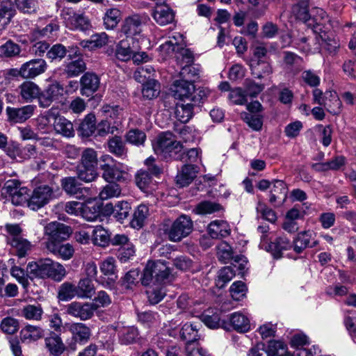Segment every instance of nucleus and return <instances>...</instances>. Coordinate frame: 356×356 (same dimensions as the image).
I'll return each mask as SVG.
<instances>
[{
  "mask_svg": "<svg viewBox=\"0 0 356 356\" xmlns=\"http://www.w3.org/2000/svg\"><path fill=\"white\" fill-rule=\"evenodd\" d=\"M170 268L161 260L147 263L141 277V283L148 286L146 291L150 304L156 305L165 296L163 284L169 279Z\"/></svg>",
  "mask_w": 356,
  "mask_h": 356,
  "instance_id": "f257e3e1",
  "label": "nucleus"
},
{
  "mask_svg": "<svg viewBox=\"0 0 356 356\" xmlns=\"http://www.w3.org/2000/svg\"><path fill=\"white\" fill-rule=\"evenodd\" d=\"M26 271L31 278L49 277L56 282H60L67 274L65 267L61 264L49 258L29 262Z\"/></svg>",
  "mask_w": 356,
  "mask_h": 356,
  "instance_id": "f03ea898",
  "label": "nucleus"
},
{
  "mask_svg": "<svg viewBox=\"0 0 356 356\" xmlns=\"http://www.w3.org/2000/svg\"><path fill=\"white\" fill-rule=\"evenodd\" d=\"M152 147L155 154L166 159L179 152L182 145L171 132L166 131L161 133L155 138Z\"/></svg>",
  "mask_w": 356,
  "mask_h": 356,
  "instance_id": "7ed1b4c3",
  "label": "nucleus"
},
{
  "mask_svg": "<svg viewBox=\"0 0 356 356\" xmlns=\"http://www.w3.org/2000/svg\"><path fill=\"white\" fill-rule=\"evenodd\" d=\"M193 228V222L190 217L181 215L173 221L170 226L165 228L164 232L170 241L179 242L187 237Z\"/></svg>",
  "mask_w": 356,
  "mask_h": 356,
  "instance_id": "20e7f679",
  "label": "nucleus"
},
{
  "mask_svg": "<svg viewBox=\"0 0 356 356\" xmlns=\"http://www.w3.org/2000/svg\"><path fill=\"white\" fill-rule=\"evenodd\" d=\"M145 164L147 167V170H140L136 175V183L138 188L146 193L154 190V183L152 175H158L161 172V168L155 164V159L152 156L147 158Z\"/></svg>",
  "mask_w": 356,
  "mask_h": 356,
  "instance_id": "39448f33",
  "label": "nucleus"
},
{
  "mask_svg": "<svg viewBox=\"0 0 356 356\" xmlns=\"http://www.w3.org/2000/svg\"><path fill=\"white\" fill-rule=\"evenodd\" d=\"M60 16L65 26L70 30L85 31L91 26L87 16L83 13L74 11L72 8H64L61 10Z\"/></svg>",
  "mask_w": 356,
  "mask_h": 356,
  "instance_id": "423d86ee",
  "label": "nucleus"
},
{
  "mask_svg": "<svg viewBox=\"0 0 356 356\" xmlns=\"http://www.w3.org/2000/svg\"><path fill=\"white\" fill-rule=\"evenodd\" d=\"M102 178L108 183H124L130 179L127 167L121 163L113 165L101 164Z\"/></svg>",
  "mask_w": 356,
  "mask_h": 356,
  "instance_id": "0eeeda50",
  "label": "nucleus"
},
{
  "mask_svg": "<svg viewBox=\"0 0 356 356\" xmlns=\"http://www.w3.org/2000/svg\"><path fill=\"white\" fill-rule=\"evenodd\" d=\"M184 45L183 35L176 32L169 37V40L160 46V49L166 55H170L173 52L180 51L181 54L186 59V63L189 64L193 61V55L188 49L184 48Z\"/></svg>",
  "mask_w": 356,
  "mask_h": 356,
  "instance_id": "6e6552de",
  "label": "nucleus"
},
{
  "mask_svg": "<svg viewBox=\"0 0 356 356\" xmlns=\"http://www.w3.org/2000/svg\"><path fill=\"white\" fill-rule=\"evenodd\" d=\"M3 190L14 205H22L29 201V189L22 186L17 179H10L5 183Z\"/></svg>",
  "mask_w": 356,
  "mask_h": 356,
  "instance_id": "1a4fd4ad",
  "label": "nucleus"
},
{
  "mask_svg": "<svg viewBox=\"0 0 356 356\" xmlns=\"http://www.w3.org/2000/svg\"><path fill=\"white\" fill-rule=\"evenodd\" d=\"M101 273L108 277H101L96 282L105 288L112 289L118 278L116 275V261L112 257L106 258L99 266Z\"/></svg>",
  "mask_w": 356,
  "mask_h": 356,
  "instance_id": "9d476101",
  "label": "nucleus"
},
{
  "mask_svg": "<svg viewBox=\"0 0 356 356\" xmlns=\"http://www.w3.org/2000/svg\"><path fill=\"white\" fill-rule=\"evenodd\" d=\"M53 198V191L48 186H40L35 188L28 201V207L38 210L46 205Z\"/></svg>",
  "mask_w": 356,
  "mask_h": 356,
  "instance_id": "9b49d317",
  "label": "nucleus"
},
{
  "mask_svg": "<svg viewBox=\"0 0 356 356\" xmlns=\"http://www.w3.org/2000/svg\"><path fill=\"white\" fill-rule=\"evenodd\" d=\"M71 234V229L63 223L54 221L44 227V235L48 236L47 242H60L66 240Z\"/></svg>",
  "mask_w": 356,
  "mask_h": 356,
  "instance_id": "f8f14e48",
  "label": "nucleus"
},
{
  "mask_svg": "<svg viewBox=\"0 0 356 356\" xmlns=\"http://www.w3.org/2000/svg\"><path fill=\"white\" fill-rule=\"evenodd\" d=\"M171 90L176 99L192 102L193 95L195 92V86L192 80H177L172 86Z\"/></svg>",
  "mask_w": 356,
  "mask_h": 356,
  "instance_id": "ddd939ff",
  "label": "nucleus"
},
{
  "mask_svg": "<svg viewBox=\"0 0 356 356\" xmlns=\"http://www.w3.org/2000/svg\"><path fill=\"white\" fill-rule=\"evenodd\" d=\"M264 236H262L260 248L270 252L273 257L275 259L282 257L284 251L290 250L292 248L291 243L285 236L277 237L273 242H271L268 245L264 244Z\"/></svg>",
  "mask_w": 356,
  "mask_h": 356,
  "instance_id": "4468645a",
  "label": "nucleus"
},
{
  "mask_svg": "<svg viewBox=\"0 0 356 356\" xmlns=\"http://www.w3.org/2000/svg\"><path fill=\"white\" fill-rule=\"evenodd\" d=\"M330 22V18L326 12L322 8H316L312 10V17L311 18L312 25L309 26L312 27L315 34L319 35L323 33L324 31H328L331 26Z\"/></svg>",
  "mask_w": 356,
  "mask_h": 356,
  "instance_id": "2eb2a0df",
  "label": "nucleus"
},
{
  "mask_svg": "<svg viewBox=\"0 0 356 356\" xmlns=\"http://www.w3.org/2000/svg\"><path fill=\"white\" fill-rule=\"evenodd\" d=\"M95 311V306L89 302H73L67 306L68 314L82 321L90 319L93 316Z\"/></svg>",
  "mask_w": 356,
  "mask_h": 356,
  "instance_id": "dca6fc26",
  "label": "nucleus"
},
{
  "mask_svg": "<svg viewBox=\"0 0 356 356\" xmlns=\"http://www.w3.org/2000/svg\"><path fill=\"white\" fill-rule=\"evenodd\" d=\"M47 68L44 59H33L22 65V77L24 79H34L43 74Z\"/></svg>",
  "mask_w": 356,
  "mask_h": 356,
  "instance_id": "f3484780",
  "label": "nucleus"
},
{
  "mask_svg": "<svg viewBox=\"0 0 356 356\" xmlns=\"http://www.w3.org/2000/svg\"><path fill=\"white\" fill-rule=\"evenodd\" d=\"M36 106L29 104L20 108H6L8 120L15 123H22L29 119L34 113Z\"/></svg>",
  "mask_w": 356,
  "mask_h": 356,
  "instance_id": "a211bd4d",
  "label": "nucleus"
},
{
  "mask_svg": "<svg viewBox=\"0 0 356 356\" xmlns=\"http://www.w3.org/2000/svg\"><path fill=\"white\" fill-rule=\"evenodd\" d=\"M100 79L99 76L91 72L85 73L80 79L81 94L86 97H90L99 88Z\"/></svg>",
  "mask_w": 356,
  "mask_h": 356,
  "instance_id": "6ab92c4d",
  "label": "nucleus"
},
{
  "mask_svg": "<svg viewBox=\"0 0 356 356\" xmlns=\"http://www.w3.org/2000/svg\"><path fill=\"white\" fill-rule=\"evenodd\" d=\"M229 322L233 330L239 333L247 332L251 328L250 316L245 312H236L231 314Z\"/></svg>",
  "mask_w": 356,
  "mask_h": 356,
  "instance_id": "aec40b11",
  "label": "nucleus"
},
{
  "mask_svg": "<svg viewBox=\"0 0 356 356\" xmlns=\"http://www.w3.org/2000/svg\"><path fill=\"white\" fill-rule=\"evenodd\" d=\"M142 19L140 15H133L126 17L121 26V31L127 37H134L142 32Z\"/></svg>",
  "mask_w": 356,
  "mask_h": 356,
  "instance_id": "412c9836",
  "label": "nucleus"
},
{
  "mask_svg": "<svg viewBox=\"0 0 356 356\" xmlns=\"http://www.w3.org/2000/svg\"><path fill=\"white\" fill-rule=\"evenodd\" d=\"M152 16L156 23L164 26L172 22L175 13L167 3H157L153 11Z\"/></svg>",
  "mask_w": 356,
  "mask_h": 356,
  "instance_id": "4be33fe9",
  "label": "nucleus"
},
{
  "mask_svg": "<svg viewBox=\"0 0 356 356\" xmlns=\"http://www.w3.org/2000/svg\"><path fill=\"white\" fill-rule=\"evenodd\" d=\"M66 327L76 341L80 343H86L89 340L91 331L86 325L82 323H72L66 324Z\"/></svg>",
  "mask_w": 356,
  "mask_h": 356,
  "instance_id": "5701e85b",
  "label": "nucleus"
},
{
  "mask_svg": "<svg viewBox=\"0 0 356 356\" xmlns=\"http://www.w3.org/2000/svg\"><path fill=\"white\" fill-rule=\"evenodd\" d=\"M201 326L200 322L186 323L181 330V337L186 342V348L188 350L193 343L199 339L198 330Z\"/></svg>",
  "mask_w": 356,
  "mask_h": 356,
  "instance_id": "b1692460",
  "label": "nucleus"
},
{
  "mask_svg": "<svg viewBox=\"0 0 356 356\" xmlns=\"http://www.w3.org/2000/svg\"><path fill=\"white\" fill-rule=\"evenodd\" d=\"M19 94L25 102H31L40 95V87L34 82L26 81L18 87Z\"/></svg>",
  "mask_w": 356,
  "mask_h": 356,
  "instance_id": "393cba45",
  "label": "nucleus"
},
{
  "mask_svg": "<svg viewBox=\"0 0 356 356\" xmlns=\"http://www.w3.org/2000/svg\"><path fill=\"white\" fill-rule=\"evenodd\" d=\"M230 232V227L225 220H213L208 226V233L212 238L226 237Z\"/></svg>",
  "mask_w": 356,
  "mask_h": 356,
  "instance_id": "a878e982",
  "label": "nucleus"
},
{
  "mask_svg": "<svg viewBox=\"0 0 356 356\" xmlns=\"http://www.w3.org/2000/svg\"><path fill=\"white\" fill-rule=\"evenodd\" d=\"M46 247L51 253L65 261L70 259L74 253V249L70 243L57 245L50 241L46 243Z\"/></svg>",
  "mask_w": 356,
  "mask_h": 356,
  "instance_id": "bb28decb",
  "label": "nucleus"
},
{
  "mask_svg": "<svg viewBox=\"0 0 356 356\" xmlns=\"http://www.w3.org/2000/svg\"><path fill=\"white\" fill-rule=\"evenodd\" d=\"M44 336V330L39 326L27 325L20 331V339L24 343H30Z\"/></svg>",
  "mask_w": 356,
  "mask_h": 356,
  "instance_id": "cd10ccee",
  "label": "nucleus"
},
{
  "mask_svg": "<svg viewBox=\"0 0 356 356\" xmlns=\"http://www.w3.org/2000/svg\"><path fill=\"white\" fill-rule=\"evenodd\" d=\"M54 128L56 133L65 137H72L74 135L73 125L70 121L59 115L57 110V115L54 122Z\"/></svg>",
  "mask_w": 356,
  "mask_h": 356,
  "instance_id": "c85d7f7f",
  "label": "nucleus"
},
{
  "mask_svg": "<svg viewBox=\"0 0 356 356\" xmlns=\"http://www.w3.org/2000/svg\"><path fill=\"white\" fill-rule=\"evenodd\" d=\"M75 287L78 298L90 299L95 293V287L92 280L88 277L80 279L77 285H75Z\"/></svg>",
  "mask_w": 356,
  "mask_h": 356,
  "instance_id": "c756f323",
  "label": "nucleus"
},
{
  "mask_svg": "<svg viewBox=\"0 0 356 356\" xmlns=\"http://www.w3.org/2000/svg\"><path fill=\"white\" fill-rule=\"evenodd\" d=\"M45 346L51 355L59 356L63 353L65 347L61 338L55 333H51L44 339Z\"/></svg>",
  "mask_w": 356,
  "mask_h": 356,
  "instance_id": "7c9ffc66",
  "label": "nucleus"
},
{
  "mask_svg": "<svg viewBox=\"0 0 356 356\" xmlns=\"http://www.w3.org/2000/svg\"><path fill=\"white\" fill-rule=\"evenodd\" d=\"M108 149L115 156L124 159L127 154L125 143L120 136H115L108 140Z\"/></svg>",
  "mask_w": 356,
  "mask_h": 356,
  "instance_id": "2f4dec72",
  "label": "nucleus"
},
{
  "mask_svg": "<svg viewBox=\"0 0 356 356\" xmlns=\"http://www.w3.org/2000/svg\"><path fill=\"white\" fill-rule=\"evenodd\" d=\"M309 0H298V3L293 6L292 13L296 17L302 21L307 26H311V17L308 10Z\"/></svg>",
  "mask_w": 356,
  "mask_h": 356,
  "instance_id": "473e14b6",
  "label": "nucleus"
},
{
  "mask_svg": "<svg viewBox=\"0 0 356 356\" xmlns=\"http://www.w3.org/2000/svg\"><path fill=\"white\" fill-rule=\"evenodd\" d=\"M314 233L312 231H304L298 234L294 240L293 249L297 253H300L308 247H314L316 245V242L314 241L311 245V241L313 238Z\"/></svg>",
  "mask_w": 356,
  "mask_h": 356,
  "instance_id": "72a5a7b5",
  "label": "nucleus"
},
{
  "mask_svg": "<svg viewBox=\"0 0 356 356\" xmlns=\"http://www.w3.org/2000/svg\"><path fill=\"white\" fill-rule=\"evenodd\" d=\"M11 240L8 244L12 247L13 252L19 258L25 257L31 250L32 244L23 237Z\"/></svg>",
  "mask_w": 356,
  "mask_h": 356,
  "instance_id": "f704fd0d",
  "label": "nucleus"
},
{
  "mask_svg": "<svg viewBox=\"0 0 356 356\" xmlns=\"http://www.w3.org/2000/svg\"><path fill=\"white\" fill-rule=\"evenodd\" d=\"M252 74L257 79L270 75L273 70L270 63L264 60H252L250 63Z\"/></svg>",
  "mask_w": 356,
  "mask_h": 356,
  "instance_id": "c9c22d12",
  "label": "nucleus"
},
{
  "mask_svg": "<svg viewBox=\"0 0 356 356\" xmlns=\"http://www.w3.org/2000/svg\"><path fill=\"white\" fill-rule=\"evenodd\" d=\"M196 170L193 165H186L176 177V181L181 187L188 186L195 177Z\"/></svg>",
  "mask_w": 356,
  "mask_h": 356,
  "instance_id": "e433bc0d",
  "label": "nucleus"
},
{
  "mask_svg": "<svg viewBox=\"0 0 356 356\" xmlns=\"http://www.w3.org/2000/svg\"><path fill=\"white\" fill-rule=\"evenodd\" d=\"M15 15V10L10 1H3L0 6V30L3 29L10 22Z\"/></svg>",
  "mask_w": 356,
  "mask_h": 356,
  "instance_id": "4c0bfd02",
  "label": "nucleus"
},
{
  "mask_svg": "<svg viewBox=\"0 0 356 356\" xmlns=\"http://www.w3.org/2000/svg\"><path fill=\"white\" fill-rule=\"evenodd\" d=\"M92 241L94 245L105 247L108 245L111 238L108 231L104 229L102 225H97L93 227L92 231Z\"/></svg>",
  "mask_w": 356,
  "mask_h": 356,
  "instance_id": "58836bf2",
  "label": "nucleus"
},
{
  "mask_svg": "<svg viewBox=\"0 0 356 356\" xmlns=\"http://www.w3.org/2000/svg\"><path fill=\"white\" fill-rule=\"evenodd\" d=\"M122 18L120 10L116 8H108L106 10L103 19L106 29H113L117 26Z\"/></svg>",
  "mask_w": 356,
  "mask_h": 356,
  "instance_id": "ea45409f",
  "label": "nucleus"
},
{
  "mask_svg": "<svg viewBox=\"0 0 356 356\" xmlns=\"http://www.w3.org/2000/svg\"><path fill=\"white\" fill-rule=\"evenodd\" d=\"M138 335V330L134 326L123 327L118 332L119 341L120 343L124 345L131 344L136 341Z\"/></svg>",
  "mask_w": 356,
  "mask_h": 356,
  "instance_id": "a19ab883",
  "label": "nucleus"
},
{
  "mask_svg": "<svg viewBox=\"0 0 356 356\" xmlns=\"http://www.w3.org/2000/svg\"><path fill=\"white\" fill-rule=\"evenodd\" d=\"M148 216V207L145 204L139 205L134 213L131 226L134 229H140L144 225Z\"/></svg>",
  "mask_w": 356,
  "mask_h": 356,
  "instance_id": "79ce46f5",
  "label": "nucleus"
},
{
  "mask_svg": "<svg viewBox=\"0 0 356 356\" xmlns=\"http://www.w3.org/2000/svg\"><path fill=\"white\" fill-rule=\"evenodd\" d=\"M193 105L190 102L186 104L177 103L175 109L177 119L182 123L188 122L193 115Z\"/></svg>",
  "mask_w": 356,
  "mask_h": 356,
  "instance_id": "37998d69",
  "label": "nucleus"
},
{
  "mask_svg": "<svg viewBox=\"0 0 356 356\" xmlns=\"http://www.w3.org/2000/svg\"><path fill=\"white\" fill-rule=\"evenodd\" d=\"M108 42V37L106 33H100L92 35L90 40L81 42L83 47L93 50L101 48Z\"/></svg>",
  "mask_w": 356,
  "mask_h": 356,
  "instance_id": "c03bdc74",
  "label": "nucleus"
},
{
  "mask_svg": "<svg viewBox=\"0 0 356 356\" xmlns=\"http://www.w3.org/2000/svg\"><path fill=\"white\" fill-rule=\"evenodd\" d=\"M319 41L321 42V48H324L330 54H335L340 44L334 38H332L327 34V31H323V33L318 35Z\"/></svg>",
  "mask_w": 356,
  "mask_h": 356,
  "instance_id": "a18cd8bd",
  "label": "nucleus"
},
{
  "mask_svg": "<svg viewBox=\"0 0 356 356\" xmlns=\"http://www.w3.org/2000/svg\"><path fill=\"white\" fill-rule=\"evenodd\" d=\"M56 115H57V109L54 108H50L44 114L38 117L36 119V126L40 130H47L52 124H54Z\"/></svg>",
  "mask_w": 356,
  "mask_h": 356,
  "instance_id": "49530a36",
  "label": "nucleus"
},
{
  "mask_svg": "<svg viewBox=\"0 0 356 356\" xmlns=\"http://www.w3.org/2000/svg\"><path fill=\"white\" fill-rule=\"evenodd\" d=\"M85 70V62L82 59L78 58L67 63L65 65L64 72L68 77H74L79 76L81 73L83 72Z\"/></svg>",
  "mask_w": 356,
  "mask_h": 356,
  "instance_id": "de8ad7c7",
  "label": "nucleus"
},
{
  "mask_svg": "<svg viewBox=\"0 0 356 356\" xmlns=\"http://www.w3.org/2000/svg\"><path fill=\"white\" fill-rule=\"evenodd\" d=\"M77 297L75 285L72 283L65 282L58 288V298L61 301H69Z\"/></svg>",
  "mask_w": 356,
  "mask_h": 356,
  "instance_id": "09e8293b",
  "label": "nucleus"
},
{
  "mask_svg": "<svg viewBox=\"0 0 356 356\" xmlns=\"http://www.w3.org/2000/svg\"><path fill=\"white\" fill-rule=\"evenodd\" d=\"M63 190L69 195H79L83 193L81 184L75 177H66L62 179Z\"/></svg>",
  "mask_w": 356,
  "mask_h": 356,
  "instance_id": "8fccbe9b",
  "label": "nucleus"
},
{
  "mask_svg": "<svg viewBox=\"0 0 356 356\" xmlns=\"http://www.w3.org/2000/svg\"><path fill=\"white\" fill-rule=\"evenodd\" d=\"M133 55L128 40H122L116 46L115 57L122 61L129 60Z\"/></svg>",
  "mask_w": 356,
  "mask_h": 356,
  "instance_id": "3c124183",
  "label": "nucleus"
},
{
  "mask_svg": "<svg viewBox=\"0 0 356 356\" xmlns=\"http://www.w3.org/2000/svg\"><path fill=\"white\" fill-rule=\"evenodd\" d=\"M160 92V85L158 81L154 79L148 80L143 84L142 89L143 96L148 99L156 97Z\"/></svg>",
  "mask_w": 356,
  "mask_h": 356,
  "instance_id": "603ef678",
  "label": "nucleus"
},
{
  "mask_svg": "<svg viewBox=\"0 0 356 356\" xmlns=\"http://www.w3.org/2000/svg\"><path fill=\"white\" fill-rule=\"evenodd\" d=\"M95 116L93 114L87 115L80 124L79 130L83 136H90L96 130Z\"/></svg>",
  "mask_w": 356,
  "mask_h": 356,
  "instance_id": "864d4df0",
  "label": "nucleus"
},
{
  "mask_svg": "<svg viewBox=\"0 0 356 356\" xmlns=\"http://www.w3.org/2000/svg\"><path fill=\"white\" fill-rule=\"evenodd\" d=\"M99 216V207L92 202L82 204L81 216L88 221H95Z\"/></svg>",
  "mask_w": 356,
  "mask_h": 356,
  "instance_id": "5fc2aeb1",
  "label": "nucleus"
},
{
  "mask_svg": "<svg viewBox=\"0 0 356 356\" xmlns=\"http://www.w3.org/2000/svg\"><path fill=\"white\" fill-rule=\"evenodd\" d=\"M308 39L302 38L299 44V48L301 51L307 54H316L321 50V42L319 41L318 35L316 34L314 40L312 42H307Z\"/></svg>",
  "mask_w": 356,
  "mask_h": 356,
  "instance_id": "6e6d98bb",
  "label": "nucleus"
},
{
  "mask_svg": "<svg viewBox=\"0 0 356 356\" xmlns=\"http://www.w3.org/2000/svg\"><path fill=\"white\" fill-rule=\"evenodd\" d=\"M43 313L42 309L40 305H28L24 306L21 315L27 320L39 321L41 319Z\"/></svg>",
  "mask_w": 356,
  "mask_h": 356,
  "instance_id": "4d7b16f0",
  "label": "nucleus"
},
{
  "mask_svg": "<svg viewBox=\"0 0 356 356\" xmlns=\"http://www.w3.org/2000/svg\"><path fill=\"white\" fill-rule=\"evenodd\" d=\"M121 188L119 184L115 183H110L106 185L100 191L99 196L102 200H108L110 198L118 197L121 195Z\"/></svg>",
  "mask_w": 356,
  "mask_h": 356,
  "instance_id": "13d9d810",
  "label": "nucleus"
},
{
  "mask_svg": "<svg viewBox=\"0 0 356 356\" xmlns=\"http://www.w3.org/2000/svg\"><path fill=\"white\" fill-rule=\"evenodd\" d=\"M20 51V47L11 40H8L0 46V57L1 58L14 57L19 55Z\"/></svg>",
  "mask_w": 356,
  "mask_h": 356,
  "instance_id": "bf43d9fd",
  "label": "nucleus"
},
{
  "mask_svg": "<svg viewBox=\"0 0 356 356\" xmlns=\"http://www.w3.org/2000/svg\"><path fill=\"white\" fill-rule=\"evenodd\" d=\"M287 346L281 341H270L266 349L268 356H283L286 353Z\"/></svg>",
  "mask_w": 356,
  "mask_h": 356,
  "instance_id": "052dcab7",
  "label": "nucleus"
},
{
  "mask_svg": "<svg viewBox=\"0 0 356 356\" xmlns=\"http://www.w3.org/2000/svg\"><path fill=\"white\" fill-rule=\"evenodd\" d=\"M127 142L134 145H143L146 140L145 134L139 129H133L129 130L125 136Z\"/></svg>",
  "mask_w": 356,
  "mask_h": 356,
  "instance_id": "680f3d73",
  "label": "nucleus"
},
{
  "mask_svg": "<svg viewBox=\"0 0 356 356\" xmlns=\"http://www.w3.org/2000/svg\"><path fill=\"white\" fill-rule=\"evenodd\" d=\"M78 177L86 182L95 181L98 177L97 168L81 165L78 170Z\"/></svg>",
  "mask_w": 356,
  "mask_h": 356,
  "instance_id": "e2e57ef3",
  "label": "nucleus"
},
{
  "mask_svg": "<svg viewBox=\"0 0 356 356\" xmlns=\"http://www.w3.org/2000/svg\"><path fill=\"white\" fill-rule=\"evenodd\" d=\"M81 165H83V166L97 168V154L95 149L87 148L83 150L81 155Z\"/></svg>",
  "mask_w": 356,
  "mask_h": 356,
  "instance_id": "0e129e2a",
  "label": "nucleus"
},
{
  "mask_svg": "<svg viewBox=\"0 0 356 356\" xmlns=\"http://www.w3.org/2000/svg\"><path fill=\"white\" fill-rule=\"evenodd\" d=\"M241 118L254 131H259L262 128V116L254 115L248 113H242Z\"/></svg>",
  "mask_w": 356,
  "mask_h": 356,
  "instance_id": "69168bd1",
  "label": "nucleus"
},
{
  "mask_svg": "<svg viewBox=\"0 0 356 356\" xmlns=\"http://www.w3.org/2000/svg\"><path fill=\"white\" fill-rule=\"evenodd\" d=\"M245 92L241 88H236L230 90L228 98L234 104L243 105L248 102Z\"/></svg>",
  "mask_w": 356,
  "mask_h": 356,
  "instance_id": "338daca9",
  "label": "nucleus"
},
{
  "mask_svg": "<svg viewBox=\"0 0 356 356\" xmlns=\"http://www.w3.org/2000/svg\"><path fill=\"white\" fill-rule=\"evenodd\" d=\"M230 294L232 298L236 301L241 300L246 293V286L241 281L234 282L230 286Z\"/></svg>",
  "mask_w": 356,
  "mask_h": 356,
  "instance_id": "774afa93",
  "label": "nucleus"
}]
</instances>
